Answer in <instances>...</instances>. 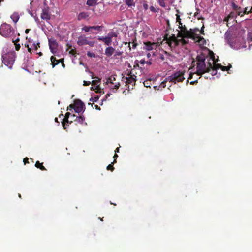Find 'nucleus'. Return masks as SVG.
Instances as JSON below:
<instances>
[{
	"mask_svg": "<svg viewBox=\"0 0 252 252\" xmlns=\"http://www.w3.org/2000/svg\"><path fill=\"white\" fill-rule=\"evenodd\" d=\"M244 33V30L232 28L227 31L224 34V38L230 47L234 49L245 48L246 42L243 37Z\"/></svg>",
	"mask_w": 252,
	"mask_h": 252,
	"instance_id": "1",
	"label": "nucleus"
},
{
	"mask_svg": "<svg viewBox=\"0 0 252 252\" xmlns=\"http://www.w3.org/2000/svg\"><path fill=\"white\" fill-rule=\"evenodd\" d=\"M214 56H207L201 54L196 57V60L192 63V67L196 65V72L198 75H202L205 72H209L211 65L214 63Z\"/></svg>",
	"mask_w": 252,
	"mask_h": 252,
	"instance_id": "2",
	"label": "nucleus"
},
{
	"mask_svg": "<svg viewBox=\"0 0 252 252\" xmlns=\"http://www.w3.org/2000/svg\"><path fill=\"white\" fill-rule=\"evenodd\" d=\"M180 31H178V37L181 38H190L193 34L199 31L197 28L187 30L185 25L180 26Z\"/></svg>",
	"mask_w": 252,
	"mask_h": 252,
	"instance_id": "3",
	"label": "nucleus"
},
{
	"mask_svg": "<svg viewBox=\"0 0 252 252\" xmlns=\"http://www.w3.org/2000/svg\"><path fill=\"white\" fill-rule=\"evenodd\" d=\"M14 33V30L12 27L6 23H3L0 28V34L7 38L11 36Z\"/></svg>",
	"mask_w": 252,
	"mask_h": 252,
	"instance_id": "4",
	"label": "nucleus"
},
{
	"mask_svg": "<svg viewBox=\"0 0 252 252\" xmlns=\"http://www.w3.org/2000/svg\"><path fill=\"white\" fill-rule=\"evenodd\" d=\"M15 53L11 52L2 55V62L10 69L12 68L13 64L15 60Z\"/></svg>",
	"mask_w": 252,
	"mask_h": 252,
	"instance_id": "5",
	"label": "nucleus"
},
{
	"mask_svg": "<svg viewBox=\"0 0 252 252\" xmlns=\"http://www.w3.org/2000/svg\"><path fill=\"white\" fill-rule=\"evenodd\" d=\"M91 36H86L85 35H81L78 38L77 44L79 46H82L88 45L91 47L94 46L95 42L94 41L90 40L92 39Z\"/></svg>",
	"mask_w": 252,
	"mask_h": 252,
	"instance_id": "6",
	"label": "nucleus"
},
{
	"mask_svg": "<svg viewBox=\"0 0 252 252\" xmlns=\"http://www.w3.org/2000/svg\"><path fill=\"white\" fill-rule=\"evenodd\" d=\"M184 72L178 71L174 72L171 76L166 78V81H169L176 83L177 82L183 81L185 78L184 77Z\"/></svg>",
	"mask_w": 252,
	"mask_h": 252,
	"instance_id": "7",
	"label": "nucleus"
},
{
	"mask_svg": "<svg viewBox=\"0 0 252 252\" xmlns=\"http://www.w3.org/2000/svg\"><path fill=\"white\" fill-rule=\"evenodd\" d=\"M118 33L111 32H109L106 36H98L97 39L99 41H103L104 44L107 46L111 45L112 38L113 37H117Z\"/></svg>",
	"mask_w": 252,
	"mask_h": 252,
	"instance_id": "8",
	"label": "nucleus"
},
{
	"mask_svg": "<svg viewBox=\"0 0 252 252\" xmlns=\"http://www.w3.org/2000/svg\"><path fill=\"white\" fill-rule=\"evenodd\" d=\"M231 67V65H230L229 66H222L220 64H215V63L213 64V65H211V68H210L211 70H210L209 72H211V74L212 76H215L217 75V70L218 68H221L222 71H227L228 70V68Z\"/></svg>",
	"mask_w": 252,
	"mask_h": 252,
	"instance_id": "9",
	"label": "nucleus"
},
{
	"mask_svg": "<svg viewBox=\"0 0 252 252\" xmlns=\"http://www.w3.org/2000/svg\"><path fill=\"white\" fill-rule=\"evenodd\" d=\"M190 38L193 40L195 42H197L200 45H204L206 44V40L205 39L201 37L199 34H197L196 32L193 34Z\"/></svg>",
	"mask_w": 252,
	"mask_h": 252,
	"instance_id": "10",
	"label": "nucleus"
},
{
	"mask_svg": "<svg viewBox=\"0 0 252 252\" xmlns=\"http://www.w3.org/2000/svg\"><path fill=\"white\" fill-rule=\"evenodd\" d=\"M102 28H103L102 26H85L82 28L81 31L82 32H89L90 29H94V30L95 31H97L98 32H100L102 31Z\"/></svg>",
	"mask_w": 252,
	"mask_h": 252,
	"instance_id": "11",
	"label": "nucleus"
},
{
	"mask_svg": "<svg viewBox=\"0 0 252 252\" xmlns=\"http://www.w3.org/2000/svg\"><path fill=\"white\" fill-rule=\"evenodd\" d=\"M175 0H158V2L160 6L166 9H170V5L173 4Z\"/></svg>",
	"mask_w": 252,
	"mask_h": 252,
	"instance_id": "12",
	"label": "nucleus"
},
{
	"mask_svg": "<svg viewBox=\"0 0 252 252\" xmlns=\"http://www.w3.org/2000/svg\"><path fill=\"white\" fill-rule=\"evenodd\" d=\"M74 110L76 113L83 112L85 110L84 104L81 101L76 102L74 105Z\"/></svg>",
	"mask_w": 252,
	"mask_h": 252,
	"instance_id": "13",
	"label": "nucleus"
},
{
	"mask_svg": "<svg viewBox=\"0 0 252 252\" xmlns=\"http://www.w3.org/2000/svg\"><path fill=\"white\" fill-rule=\"evenodd\" d=\"M49 45L50 47V49L52 53H54L56 52L57 49L58 47V43L57 41L54 39H49Z\"/></svg>",
	"mask_w": 252,
	"mask_h": 252,
	"instance_id": "14",
	"label": "nucleus"
},
{
	"mask_svg": "<svg viewBox=\"0 0 252 252\" xmlns=\"http://www.w3.org/2000/svg\"><path fill=\"white\" fill-rule=\"evenodd\" d=\"M157 44L156 43H151L150 42H147L144 43L143 49L148 51L152 50L154 49H156L157 47Z\"/></svg>",
	"mask_w": 252,
	"mask_h": 252,
	"instance_id": "15",
	"label": "nucleus"
},
{
	"mask_svg": "<svg viewBox=\"0 0 252 252\" xmlns=\"http://www.w3.org/2000/svg\"><path fill=\"white\" fill-rule=\"evenodd\" d=\"M71 118L75 122H77L80 124H83L85 121V117L84 116H77L74 114L71 116Z\"/></svg>",
	"mask_w": 252,
	"mask_h": 252,
	"instance_id": "16",
	"label": "nucleus"
},
{
	"mask_svg": "<svg viewBox=\"0 0 252 252\" xmlns=\"http://www.w3.org/2000/svg\"><path fill=\"white\" fill-rule=\"evenodd\" d=\"M25 46L28 48L29 52H31L32 49L37 50L38 47H39V43L38 42L36 43L35 42H33L31 45H29V44H25Z\"/></svg>",
	"mask_w": 252,
	"mask_h": 252,
	"instance_id": "17",
	"label": "nucleus"
},
{
	"mask_svg": "<svg viewBox=\"0 0 252 252\" xmlns=\"http://www.w3.org/2000/svg\"><path fill=\"white\" fill-rule=\"evenodd\" d=\"M41 18L43 20H49L50 19V15L49 14L48 9L44 8L42 10V12L41 14Z\"/></svg>",
	"mask_w": 252,
	"mask_h": 252,
	"instance_id": "18",
	"label": "nucleus"
},
{
	"mask_svg": "<svg viewBox=\"0 0 252 252\" xmlns=\"http://www.w3.org/2000/svg\"><path fill=\"white\" fill-rule=\"evenodd\" d=\"M90 16V13L88 12H82L80 13L77 17L78 20L81 21L83 19H87Z\"/></svg>",
	"mask_w": 252,
	"mask_h": 252,
	"instance_id": "19",
	"label": "nucleus"
},
{
	"mask_svg": "<svg viewBox=\"0 0 252 252\" xmlns=\"http://www.w3.org/2000/svg\"><path fill=\"white\" fill-rule=\"evenodd\" d=\"M115 52V49L112 46H108L105 49V54L107 57H111Z\"/></svg>",
	"mask_w": 252,
	"mask_h": 252,
	"instance_id": "20",
	"label": "nucleus"
},
{
	"mask_svg": "<svg viewBox=\"0 0 252 252\" xmlns=\"http://www.w3.org/2000/svg\"><path fill=\"white\" fill-rule=\"evenodd\" d=\"M71 115H71V114L69 112H67L66 113V114H65V118H64V119L63 120V122L62 123H63V127H64V128L65 129H66V128L65 127L64 123H67L71 124L72 122V121H71L70 122H69V120H68V118H69V116L71 117Z\"/></svg>",
	"mask_w": 252,
	"mask_h": 252,
	"instance_id": "21",
	"label": "nucleus"
},
{
	"mask_svg": "<svg viewBox=\"0 0 252 252\" xmlns=\"http://www.w3.org/2000/svg\"><path fill=\"white\" fill-rule=\"evenodd\" d=\"M10 18L14 23H16L18 21L20 16L18 13L15 12L11 15Z\"/></svg>",
	"mask_w": 252,
	"mask_h": 252,
	"instance_id": "22",
	"label": "nucleus"
},
{
	"mask_svg": "<svg viewBox=\"0 0 252 252\" xmlns=\"http://www.w3.org/2000/svg\"><path fill=\"white\" fill-rule=\"evenodd\" d=\"M50 59H51V61L52 62V64L53 67H54L55 65H57L59 63L60 61L57 60L56 59V58H55L53 56H52L51 57Z\"/></svg>",
	"mask_w": 252,
	"mask_h": 252,
	"instance_id": "23",
	"label": "nucleus"
},
{
	"mask_svg": "<svg viewBox=\"0 0 252 252\" xmlns=\"http://www.w3.org/2000/svg\"><path fill=\"white\" fill-rule=\"evenodd\" d=\"M125 2L129 7L135 6L134 0H125Z\"/></svg>",
	"mask_w": 252,
	"mask_h": 252,
	"instance_id": "24",
	"label": "nucleus"
},
{
	"mask_svg": "<svg viewBox=\"0 0 252 252\" xmlns=\"http://www.w3.org/2000/svg\"><path fill=\"white\" fill-rule=\"evenodd\" d=\"M94 78H95V79L92 82V85L94 86H99V83L100 82V79H99L97 77H95Z\"/></svg>",
	"mask_w": 252,
	"mask_h": 252,
	"instance_id": "25",
	"label": "nucleus"
},
{
	"mask_svg": "<svg viewBox=\"0 0 252 252\" xmlns=\"http://www.w3.org/2000/svg\"><path fill=\"white\" fill-rule=\"evenodd\" d=\"M96 3V0H88L86 3V4L90 6L95 5Z\"/></svg>",
	"mask_w": 252,
	"mask_h": 252,
	"instance_id": "26",
	"label": "nucleus"
},
{
	"mask_svg": "<svg viewBox=\"0 0 252 252\" xmlns=\"http://www.w3.org/2000/svg\"><path fill=\"white\" fill-rule=\"evenodd\" d=\"M136 77L135 76H131L128 78H126L127 82H128V83H130V84L134 83L136 81Z\"/></svg>",
	"mask_w": 252,
	"mask_h": 252,
	"instance_id": "27",
	"label": "nucleus"
},
{
	"mask_svg": "<svg viewBox=\"0 0 252 252\" xmlns=\"http://www.w3.org/2000/svg\"><path fill=\"white\" fill-rule=\"evenodd\" d=\"M35 166L37 168H40L42 170H46V168L42 165V163H40L38 161H37L36 162Z\"/></svg>",
	"mask_w": 252,
	"mask_h": 252,
	"instance_id": "28",
	"label": "nucleus"
},
{
	"mask_svg": "<svg viewBox=\"0 0 252 252\" xmlns=\"http://www.w3.org/2000/svg\"><path fill=\"white\" fill-rule=\"evenodd\" d=\"M91 89L92 90H95L96 93H100L101 92V89L99 86H94V87H92Z\"/></svg>",
	"mask_w": 252,
	"mask_h": 252,
	"instance_id": "29",
	"label": "nucleus"
},
{
	"mask_svg": "<svg viewBox=\"0 0 252 252\" xmlns=\"http://www.w3.org/2000/svg\"><path fill=\"white\" fill-rule=\"evenodd\" d=\"M115 80V77L112 76L107 79L106 83V84L111 83V84H114L113 81Z\"/></svg>",
	"mask_w": 252,
	"mask_h": 252,
	"instance_id": "30",
	"label": "nucleus"
},
{
	"mask_svg": "<svg viewBox=\"0 0 252 252\" xmlns=\"http://www.w3.org/2000/svg\"><path fill=\"white\" fill-rule=\"evenodd\" d=\"M151 80H145L144 82H143V84H144V85L145 87L148 88V87H150V85H151Z\"/></svg>",
	"mask_w": 252,
	"mask_h": 252,
	"instance_id": "31",
	"label": "nucleus"
},
{
	"mask_svg": "<svg viewBox=\"0 0 252 252\" xmlns=\"http://www.w3.org/2000/svg\"><path fill=\"white\" fill-rule=\"evenodd\" d=\"M87 55L88 57L91 58H95L96 56L94 53L90 51L87 52Z\"/></svg>",
	"mask_w": 252,
	"mask_h": 252,
	"instance_id": "32",
	"label": "nucleus"
},
{
	"mask_svg": "<svg viewBox=\"0 0 252 252\" xmlns=\"http://www.w3.org/2000/svg\"><path fill=\"white\" fill-rule=\"evenodd\" d=\"M232 6L235 11L237 10H241V8L240 7H239L238 6H237L236 4H235L234 3H233L232 4Z\"/></svg>",
	"mask_w": 252,
	"mask_h": 252,
	"instance_id": "33",
	"label": "nucleus"
},
{
	"mask_svg": "<svg viewBox=\"0 0 252 252\" xmlns=\"http://www.w3.org/2000/svg\"><path fill=\"white\" fill-rule=\"evenodd\" d=\"M113 85H114L112 87H111V89H115L116 90H117L119 88V86H120V84H119V82L117 83H115V84L114 83Z\"/></svg>",
	"mask_w": 252,
	"mask_h": 252,
	"instance_id": "34",
	"label": "nucleus"
},
{
	"mask_svg": "<svg viewBox=\"0 0 252 252\" xmlns=\"http://www.w3.org/2000/svg\"><path fill=\"white\" fill-rule=\"evenodd\" d=\"M237 13V15L239 16H242L243 15V9L241 8V10H237L235 11Z\"/></svg>",
	"mask_w": 252,
	"mask_h": 252,
	"instance_id": "35",
	"label": "nucleus"
},
{
	"mask_svg": "<svg viewBox=\"0 0 252 252\" xmlns=\"http://www.w3.org/2000/svg\"><path fill=\"white\" fill-rule=\"evenodd\" d=\"M99 99L98 96H95L94 98L91 97L90 98V101L91 102H96Z\"/></svg>",
	"mask_w": 252,
	"mask_h": 252,
	"instance_id": "36",
	"label": "nucleus"
},
{
	"mask_svg": "<svg viewBox=\"0 0 252 252\" xmlns=\"http://www.w3.org/2000/svg\"><path fill=\"white\" fill-rule=\"evenodd\" d=\"M94 31H95L94 29H90V31H89L90 33H91V34H97V33L99 32L97 31L94 32Z\"/></svg>",
	"mask_w": 252,
	"mask_h": 252,
	"instance_id": "37",
	"label": "nucleus"
},
{
	"mask_svg": "<svg viewBox=\"0 0 252 252\" xmlns=\"http://www.w3.org/2000/svg\"><path fill=\"white\" fill-rule=\"evenodd\" d=\"M250 12V10H248V7H246L243 9V15L245 14L249 13Z\"/></svg>",
	"mask_w": 252,
	"mask_h": 252,
	"instance_id": "38",
	"label": "nucleus"
},
{
	"mask_svg": "<svg viewBox=\"0 0 252 252\" xmlns=\"http://www.w3.org/2000/svg\"><path fill=\"white\" fill-rule=\"evenodd\" d=\"M139 61L136 60L134 62V67L136 68L137 67H139Z\"/></svg>",
	"mask_w": 252,
	"mask_h": 252,
	"instance_id": "39",
	"label": "nucleus"
},
{
	"mask_svg": "<svg viewBox=\"0 0 252 252\" xmlns=\"http://www.w3.org/2000/svg\"><path fill=\"white\" fill-rule=\"evenodd\" d=\"M107 170H111V171H113L114 169L113 166L112 165V164H110L107 167Z\"/></svg>",
	"mask_w": 252,
	"mask_h": 252,
	"instance_id": "40",
	"label": "nucleus"
},
{
	"mask_svg": "<svg viewBox=\"0 0 252 252\" xmlns=\"http://www.w3.org/2000/svg\"><path fill=\"white\" fill-rule=\"evenodd\" d=\"M26 40H27L28 41V44H29V45L32 44V43L33 42L32 40L31 39V38H28V37H26Z\"/></svg>",
	"mask_w": 252,
	"mask_h": 252,
	"instance_id": "41",
	"label": "nucleus"
},
{
	"mask_svg": "<svg viewBox=\"0 0 252 252\" xmlns=\"http://www.w3.org/2000/svg\"><path fill=\"white\" fill-rule=\"evenodd\" d=\"M15 49L17 50V51H18L20 48V45L19 44H16V43H15Z\"/></svg>",
	"mask_w": 252,
	"mask_h": 252,
	"instance_id": "42",
	"label": "nucleus"
},
{
	"mask_svg": "<svg viewBox=\"0 0 252 252\" xmlns=\"http://www.w3.org/2000/svg\"><path fill=\"white\" fill-rule=\"evenodd\" d=\"M90 84H91V82L90 81H84V84H83L84 86H88Z\"/></svg>",
	"mask_w": 252,
	"mask_h": 252,
	"instance_id": "43",
	"label": "nucleus"
},
{
	"mask_svg": "<svg viewBox=\"0 0 252 252\" xmlns=\"http://www.w3.org/2000/svg\"><path fill=\"white\" fill-rule=\"evenodd\" d=\"M166 86V85H165V81L164 82H162L161 84H160V87H162V88H165Z\"/></svg>",
	"mask_w": 252,
	"mask_h": 252,
	"instance_id": "44",
	"label": "nucleus"
},
{
	"mask_svg": "<svg viewBox=\"0 0 252 252\" xmlns=\"http://www.w3.org/2000/svg\"><path fill=\"white\" fill-rule=\"evenodd\" d=\"M115 54H116L115 55L120 56L122 54V52L119 51H116L115 52Z\"/></svg>",
	"mask_w": 252,
	"mask_h": 252,
	"instance_id": "45",
	"label": "nucleus"
},
{
	"mask_svg": "<svg viewBox=\"0 0 252 252\" xmlns=\"http://www.w3.org/2000/svg\"><path fill=\"white\" fill-rule=\"evenodd\" d=\"M74 106H73V105H70L69 107H68L67 108V110H71L72 109H74Z\"/></svg>",
	"mask_w": 252,
	"mask_h": 252,
	"instance_id": "46",
	"label": "nucleus"
},
{
	"mask_svg": "<svg viewBox=\"0 0 252 252\" xmlns=\"http://www.w3.org/2000/svg\"><path fill=\"white\" fill-rule=\"evenodd\" d=\"M139 62L141 64H144V63H146V62L144 60H141L140 61H139Z\"/></svg>",
	"mask_w": 252,
	"mask_h": 252,
	"instance_id": "47",
	"label": "nucleus"
},
{
	"mask_svg": "<svg viewBox=\"0 0 252 252\" xmlns=\"http://www.w3.org/2000/svg\"><path fill=\"white\" fill-rule=\"evenodd\" d=\"M28 158H25L24 159V160H23V162H24V164H26V163L27 162H28Z\"/></svg>",
	"mask_w": 252,
	"mask_h": 252,
	"instance_id": "48",
	"label": "nucleus"
},
{
	"mask_svg": "<svg viewBox=\"0 0 252 252\" xmlns=\"http://www.w3.org/2000/svg\"><path fill=\"white\" fill-rule=\"evenodd\" d=\"M118 157V155L117 154H115L114 156V162H116V158H117Z\"/></svg>",
	"mask_w": 252,
	"mask_h": 252,
	"instance_id": "49",
	"label": "nucleus"
},
{
	"mask_svg": "<svg viewBox=\"0 0 252 252\" xmlns=\"http://www.w3.org/2000/svg\"><path fill=\"white\" fill-rule=\"evenodd\" d=\"M34 19L37 23H38L39 22V20L37 17H35Z\"/></svg>",
	"mask_w": 252,
	"mask_h": 252,
	"instance_id": "50",
	"label": "nucleus"
},
{
	"mask_svg": "<svg viewBox=\"0 0 252 252\" xmlns=\"http://www.w3.org/2000/svg\"><path fill=\"white\" fill-rule=\"evenodd\" d=\"M146 63L148 65H151L152 64V62L151 61H147L146 62Z\"/></svg>",
	"mask_w": 252,
	"mask_h": 252,
	"instance_id": "51",
	"label": "nucleus"
},
{
	"mask_svg": "<svg viewBox=\"0 0 252 252\" xmlns=\"http://www.w3.org/2000/svg\"><path fill=\"white\" fill-rule=\"evenodd\" d=\"M30 31V30L29 29H27L25 30V33L27 34Z\"/></svg>",
	"mask_w": 252,
	"mask_h": 252,
	"instance_id": "52",
	"label": "nucleus"
},
{
	"mask_svg": "<svg viewBox=\"0 0 252 252\" xmlns=\"http://www.w3.org/2000/svg\"><path fill=\"white\" fill-rule=\"evenodd\" d=\"M115 153L119 152V148H117L115 150Z\"/></svg>",
	"mask_w": 252,
	"mask_h": 252,
	"instance_id": "53",
	"label": "nucleus"
},
{
	"mask_svg": "<svg viewBox=\"0 0 252 252\" xmlns=\"http://www.w3.org/2000/svg\"><path fill=\"white\" fill-rule=\"evenodd\" d=\"M177 21L178 22H179V21H180V17H179V16H177Z\"/></svg>",
	"mask_w": 252,
	"mask_h": 252,
	"instance_id": "54",
	"label": "nucleus"
},
{
	"mask_svg": "<svg viewBox=\"0 0 252 252\" xmlns=\"http://www.w3.org/2000/svg\"><path fill=\"white\" fill-rule=\"evenodd\" d=\"M203 28H204V27L203 26V27H202V28H201V31H200V32H201V33L202 34H204V31H203Z\"/></svg>",
	"mask_w": 252,
	"mask_h": 252,
	"instance_id": "55",
	"label": "nucleus"
},
{
	"mask_svg": "<svg viewBox=\"0 0 252 252\" xmlns=\"http://www.w3.org/2000/svg\"><path fill=\"white\" fill-rule=\"evenodd\" d=\"M178 23H179V28H180V26H183V25H182V23H181V21H179V22H178Z\"/></svg>",
	"mask_w": 252,
	"mask_h": 252,
	"instance_id": "56",
	"label": "nucleus"
},
{
	"mask_svg": "<svg viewBox=\"0 0 252 252\" xmlns=\"http://www.w3.org/2000/svg\"><path fill=\"white\" fill-rule=\"evenodd\" d=\"M110 94H111L110 93L107 94L105 96L106 98H107L108 97L110 96Z\"/></svg>",
	"mask_w": 252,
	"mask_h": 252,
	"instance_id": "57",
	"label": "nucleus"
},
{
	"mask_svg": "<svg viewBox=\"0 0 252 252\" xmlns=\"http://www.w3.org/2000/svg\"><path fill=\"white\" fill-rule=\"evenodd\" d=\"M19 41V38H17L15 40V41H13V42H17L18 41Z\"/></svg>",
	"mask_w": 252,
	"mask_h": 252,
	"instance_id": "58",
	"label": "nucleus"
},
{
	"mask_svg": "<svg viewBox=\"0 0 252 252\" xmlns=\"http://www.w3.org/2000/svg\"><path fill=\"white\" fill-rule=\"evenodd\" d=\"M147 57H148V58H150V56H151V54H150V53H148V54H147Z\"/></svg>",
	"mask_w": 252,
	"mask_h": 252,
	"instance_id": "59",
	"label": "nucleus"
},
{
	"mask_svg": "<svg viewBox=\"0 0 252 252\" xmlns=\"http://www.w3.org/2000/svg\"><path fill=\"white\" fill-rule=\"evenodd\" d=\"M55 122H57V123H59V122H58V118H55Z\"/></svg>",
	"mask_w": 252,
	"mask_h": 252,
	"instance_id": "60",
	"label": "nucleus"
},
{
	"mask_svg": "<svg viewBox=\"0 0 252 252\" xmlns=\"http://www.w3.org/2000/svg\"><path fill=\"white\" fill-rule=\"evenodd\" d=\"M95 107H96V109H99V110H100V108H99V107H98V106L97 105H95Z\"/></svg>",
	"mask_w": 252,
	"mask_h": 252,
	"instance_id": "61",
	"label": "nucleus"
},
{
	"mask_svg": "<svg viewBox=\"0 0 252 252\" xmlns=\"http://www.w3.org/2000/svg\"><path fill=\"white\" fill-rule=\"evenodd\" d=\"M228 17H226L224 19V21H228Z\"/></svg>",
	"mask_w": 252,
	"mask_h": 252,
	"instance_id": "62",
	"label": "nucleus"
},
{
	"mask_svg": "<svg viewBox=\"0 0 252 252\" xmlns=\"http://www.w3.org/2000/svg\"><path fill=\"white\" fill-rule=\"evenodd\" d=\"M62 66L64 67H65V65L63 63H62Z\"/></svg>",
	"mask_w": 252,
	"mask_h": 252,
	"instance_id": "63",
	"label": "nucleus"
},
{
	"mask_svg": "<svg viewBox=\"0 0 252 252\" xmlns=\"http://www.w3.org/2000/svg\"><path fill=\"white\" fill-rule=\"evenodd\" d=\"M146 9L147 8V7H148V5L146 4V5H144Z\"/></svg>",
	"mask_w": 252,
	"mask_h": 252,
	"instance_id": "64",
	"label": "nucleus"
}]
</instances>
